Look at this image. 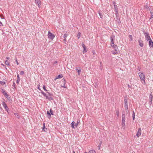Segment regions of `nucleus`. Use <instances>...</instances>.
<instances>
[{"label":"nucleus","instance_id":"f257e3e1","mask_svg":"<svg viewBox=\"0 0 153 153\" xmlns=\"http://www.w3.org/2000/svg\"><path fill=\"white\" fill-rule=\"evenodd\" d=\"M140 79L141 80L143 81L145 83V76L143 72H140L138 73Z\"/></svg>","mask_w":153,"mask_h":153},{"label":"nucleus","instance_id":"f03ea898","mask_svg":"<svg viewBox=\"0 0 153 153\" xmlns=\"http://www.w3.org/2000/svg\"><path fill=\"white\" fill-rule=\"evenodd\" d=\"M110 39L111 46L113 47L114 48H115L116 46V45H114L113 41L114 40V35H112L111 36Z\"/></svg>","mask_w":153,"mask_h":153},{"label":"nucleus","instance_id":"7ed1b4c3","mask_svg":"<svg viewBox=\"0 0 153 153\" xmlns=\"http://www.w3.org/2000/svg\"><path fill=\"white\" fill-rule=\"evenodd\" d=\"M124 102H125V108L126 111L127 113H128V105L127 103V99L125 98H124Z\"/></svg>","mask_w":153,"mask_h":153},{"label":"nucleus","instance_id":"20e7f679","mask_svg":"<svg viewBox=\"0 0 153 153\" xmlns=\"http://www.w3.org/2000/svg\"><path fill=\"white\" fill-rule=\"evenodd\" d=\"M122 126H124L125 125V114L124 113H123L122 115Z\"/></svg>","mask_w":153,"mask_h":153},{"label":"nucleus","instance_id":"39448f33","mask_svg":"<svg viewBox=\"0 0 153 153\" xmlns=\"http://www.w3.org/2000/svg\"><path fill=\"white\" fill-rule=\"evenodd\" d=\"M48 36L49 38L52 40L55 37L54 35L51 33L50 31L48 32Z\"/></svg>","mask_w":153,"mask_h":153},{"label":"nucleus","instance_id":"423d86ee","mask_svg":"<svg viewBox=\"0 0 153 153\" xmlns=\"http://www.w3.org/2000/svg\"><path fill=\"white\" fill-rule=\"evenodd\" d=\"M144 35L145 36L146 39L147 41H148L149 40H151L149 33H144Z\"/></svg>","mask_w":153,"mask_h":153},{"label":"nucleus","instance_id":"0eeeda50","mask_svg":"<svg viewBox=\"0 0 153 153\" xmlns=\"http://www.w3.org/2000/svg\"><path fill=\"white\" fill-rule=\"evenodd\" d=\"M113 4L114 5V10L116 12V14H117L118 13V8L115 2H113Z\"/></svg>","mask_w":153,"mask_h":153},{"label":"nucleus","instance_id":"6e6552de","mask_svg":"<svg viewBox=\"0 0 153 153\" xmlns=\"http://www.w3.org/2000/svg\"><path fill=\"white\" fill-rule=\"evenodd\" d=\"M141 128H139L137 132L136 135V136H137V137H139V136L141 135Z\"/></svg>","mask_w":153,"mask_h":153},{"label":"nucleus","instance_id":"1a4fd4ad","mask_svg":"<svg viewBox=\"0 0 153 153\" xmlns=\"http://www.w3.org/2000/svg\"><path fill=\"white\" fill-rule=\"evenodd\" d=\"M76 70L78 72V75H80L81 72L80 68L79 67H76Z\"/></svg>","mask_w":153,"mask_h":153},{"label":"nucleus","instance_id":"9d476101","mask_svg":"<svg viewBox=\"0 0 153 153\" xmlns=\"http://www.w3.org/2000/svg\"><path fill=\"white\" fill-rule=\"evenodd\" d=\"M2 105L3 107L5 108L6 110L7 111L8 108L7 107L6 104L4 102H3L2 103Z\"/></svg>","mask_w":153,"mask_h":153},{"label":"nucleus","instance_id":"9b49d317","mask_svg":"<svg viewBox=\"0 0 153 153\" xmlns=\"http://www.w3.org/2000/svg\"><path fill=\"white\" fill-rule=\"evenodd\" d=\"M62 82H63L64 84L63 85H62L61 86L62 87H63L65 88H67V86H66L65 85V83H66V81H65V80L64 79H63L62 80Z\"/></svg>","mask_w":153,"mask_h":153},{"label":"nucleus","instance_id":"f8f14e48","mask_svg":"<svg viewBox=\"0 0 153 153\" xmlns=\"http://www.w3.org/2000/svg\"><path fill=\"white\" fill-rule=\"evenodd\" d=\"M149 44L150 47H153V42H152L151 39L149 40Z\"/></svg>","mask_w":153,"mask_h":153},{"label":"nucleus","instance_id":"ddd939ff","mask_svg":"<svg viewBox=\"0 0 153 153\" xmlns=\"http://www.w3.org/2000/svg\"><path fill=\"white\" fill-rule=\"evenodd\" d=\"M35 3L39 7V5L41 4V1L40 0H35Z\"/></svg>","mask_w":153,"mask_h":153},{"label":"nucleus","instance_id":"4468645a","mask_svg":"<svg viewBox=\"0 0 153 153\" xmlns=\"http://www.w3.org/2000/svg\"><path fill=\"white\" fill-rule=\"evenodd\" d=\"M76 123L74 121H73L71 124V127L74 128H75L76 127L75 126Z\"/></svg>","mask_w":153,"mask_h":153},{"label":"nucleus","instance_id":"2eb2a0df","mask_svg":"<svg viewBox=\"0 0 153 153\" xmlns=\"http://www.w3.org/2000/svg\"><path fill=\"white\" fill-rule=\"evenodd\" d=\"M68 36V34H67L66 33H65L64 35V41L65 42L66 41V37H67V36Z\"/></svg>","mask_w":153,"mask_h":153},{"label":"nucleus","instance_id":"dca6fc26","mask_svg":"<svg viewBox=\"0 0 153 153\" xmlns=\"http://www.w3.org/2000/svg\"><path fill=\"white\" fill-rule=\"evenodd\" d=\"M139 44L140 45L141 47H142L143 46V43L142 41H141V40H139Z\"/></svg>","mask_w":153,"mask_h":153},{"label":"nucleus","instance_id":"f3484780","mask_svg":"<svg viewBox=\"0 0 153 153\" xmlns=\"http://www.w3.org/2000/svg\"><path fill=\"white\" fill-rule=\"evenodd\" d=\"M46 99H47L50 100H52L53 99V98L51 97V96L48 97V95L46 96Z\"/></svg>","mask_w":153,"mask_h":153},{"label":"nucleus","instance_id":"a211bd4d","mask_svg":"<svg viewBox=\"0 0 153 153\" xmlns=\"http://www.w3.org/2000/svg\"><path fill=\"white\" fill-rule=\"evenodd\" d=\"M116 115L117 116V118H118L119 116V111L118 110L116 111Z\"/></svg>","mask_w":153,"mask_h":153},{"label":"nucleus","instance_id":"6ab92c4d","mask_svg":"<svg viewBox=\"0 0 153 153\" xmlns=\"http://www.w3.org/2000/svg\"><path fill=\"white\" fill-rule=\"evenodd\" d=\"M150 95L151 97H150V102H151V103H152V98H153V96H152V94H150Z\"/></svg>","mask_w":153,"mask_h":153},{"label":"nucleus","instance_id":"aec40b11","mask_svg":"<svg viewBox=\"0 0 153 153\" xmlns=\"http://www.w3.org/2000/svg\"><path fill=\"white\" fill-rule=\"evenodd\" d=\"M80 35H81V33L80 32H79L78 33V34H77V36L78 39L80 37Z\"/></svg>","mask_w":153,"mask_h":153},{"label":"nucleus","instance_id":"412c9836","mask_svg":"<svg viewBox=\"0 0 153 153\" xmlns=\"http://www.w3.org/2000/svg\"><path fill=\"white\" fill-rule=\"evenodd\" d=\"M135 117V114L134 111H133V114H132V118L133 120H134Z\"/></svg>","mask_w":153,"mask_h":153},{"label":"nucleus","instance_id":"4be33fe9","mask_svg":"<svg viewBox=\"0 0 153 153\" xmlns=\"http://www.w3.org/2000/svg\"><path fill=\"white\" fill-rule=\"evenodd\" d=\"M89 153H96V152L94 150H91L89 151Z\"/></svg>","mask_w":153,"mask_h":153},{"label":"nucleus","instance_id":"5701e85b","mask_svg":"<svg viewBox=\"0 0 153 153\" xmlns=\"http://www.w3.org/2000/svg\"><path fill=\"white\" fill-rule=\"evenodd\" d=\"M47 114L49 115L48 118H50V117H51V114L50 113V111H47Z\"/></svg>","mask_w":153,"mask_h":153},{"label":"nucleus","instance_id":"b1692460","mask_svg":"<svg viewBox=\"0 0 153 153\" xmlns=\"http://www.w3.org/2000/svg\"><path fill=\"white\" fill-rule=\"evenodd\" d=\"M62 75H59L57 77L56 79H58V78H61L62 77Z\"/></svg>","mask_w":153,"mask_h":153},{"label":"nucleus","instance_id":"393cba45","mask_svg":"<svg viewBox=\"0 0 153 153\" xmlns=\"http://www.w3.org/2000/svg\"><path fill=\"white\" fill-rule=\"evenodd\" d=\"M5 63L6 65H9V62L7 60L5 61Z\"/></svg>","mask_w":153,"mask_h":153},{"label":"nucleus","instance_id":"a878e982","mask_svg":"<svg viewBox=\"0 0 153 153\" xmlns=\"http://www.w3.org/2000/svg\"><path fill=\"white\" fill-rule=\"evenodd\" d=\"M41 93L45 97H46L47 95L43 91H41Z\"/></svg>","mask_w":153,"mask_h":153},{"label":"nucleus","instance_id":"bb28decb","mask_svg":"<svg viewBox=\"0 0 153 153\" xmlns=\"http://www.w3.org/2000/svg\"><path fill=\"white\" fill-rule=\"evenodd\" d=\"M0 83L2 85H4V84H5V82H3V81H0Z\"/></svg>","mask_w":153,"mask_h":153},{"label":"nucleus","instance_id":"cd10ccee","mask_svg":"<svg viewBox=\"0 0 153 153\" xmlns=\"http://www.w3.org/2000/svg\"><path fill=\"white\" fill-rule=\"evenodd\" d=\"M83 48L84 49V50L83 51V53H85V52L86 51V47H84V48Z\"/></svg>","mask_w":153,"mask_h":153},{"label":"nucleus","instance_id":"c85d7f7f","mask_svg":"<svg viewBox=\"0 0 153 153\" xmlns=\"http://www.w3.org/2000/svg\"><path fill=\"white\" fill-rule=\"evenodd\" d=\"M3 93L4 94V95H5L6 96H7V93H6V92L5 91H4L3 92Z\"/></svg>","mask_w":153,"mask_h":153},{"label":"nucleus","instance_id":"c756f323","mask_svg":"<svg viewBox=\"0 0 153 153\" xmlns=\"http://www.w3.org/2000/svg\"><path fill=\"white\" fill-rule=\"evenodd\" d=\"M129 37L130 39V41H131L132 40V38L131 35H129Z\"/></svg>","mask_w":153,"mask_h":153},{"label":"nucleus","instance_id":"7c9ffc66","mask_svg":"<svg viewBox=\"0 0 153 153\" xmlns=\"http://www.w3.org/2000/svg\"><path fill=\"white\" fill-rule=\"evenodd\" d=\"M50 112L51 114L52 115H53V112L51 109H50Z\"/></svg>","mask_w":153,"mask_h":153},{"label":"nucleus","instance_id":"2f4dec72","mask_svg":"<svg viewBox=\"0 0 153 153\" xmlns=\"http://www.w3.org/2000/svg\"><path fill=\"white\" fill-rule=\"evenodd\" d=\"M43 88L45 91H47V90L46 89L45 86V85L43 86Z\"/></svg>","mask_w":153,"mask_h":153},{"label":"nucleus","instance_id":"473e14b6","mask_svg":"<svg viewBox=\"0 0 153 153\" xmlns=\"http://www.w3.org/2000/svg\"><path fill=\"white\" fill-rule=\"evenodd\" d=\"M116 51H112V53L114 54H117V52L116 50L115 49Z\"/></svg>","mask_w":153,"mask_h":153},{"label":"nucleus","instance_id":"72a5a7b5","mask_svg":"<svg viewBox=\"0 0 153 153\" xmlns=\"http://www.w3.org/2000/svg\"><path fill=\"white\" fill-rule=\"evenodd\" d=\"M24 74V71H21V72H20V74L21 75H23V74Z\"/></svg>","mask_w":153,"mask_h":153},{"label":"nucleus","instance_id":"f704fd0d","mask_svg":"<svg viewBox=\"0 0 153 153\" xmlns=\"http://www.w3.org/2000/svg\"><path fill=\"white\" fill-rule=\"evenodd\" d=\"M14 114H15V116H16V117L17 118H19V116L18 114L17 113H15Z\"/></svg>","mask_w":153,"mask_h":153},{"label":"nucleus","instance_id":"c9c22d12","mask_svg":"<svg viewBox=\"0 0 153 153\" xmlns=\"http://www.w3.org/2000/svg\"><path fill=\"white\" fill-rule=\"evenodd\" d=\"M99 14L100 15V17L101 18H102V17H103L101 13H100L99 12Z\"/></svg>","mask_w":153,"mask_h":153},{"label":"nucleus","instance_id":"e433bc0d","mask_svg":"<svg viewBox=\"0 0 153 153\" xmlns=\"http://www.w3.org/2000/svg\"><path fill=\"white\" fill-rule=\"evenodd\" d=\"M78 123H79V122H77V123L75 124V126L76 127V128L77 127V126L78 125Z\"/></svg>","mask_w":153,"mask_h":153},{"label":"nucleus","instance_id":"4c0bfd02","mask_svg":"<svg viewBox=\"0 0 153 153\" xmlns=\"http://www.w3.org/2000/svg\"><path fill=\"white\" fill-rule=\"evenodd\" d=\"M82 46L83 48H84V47H85L84 44L83 43H82Z\"/></svg>","mask_w":153,"mask_h":153},{"label":"nucleus","instance_id":"58836bf2","mask_svg":"<svg viewBox=\"0 0 153 153\" xmlns=\"http://www.w3.org/2000/svg\"><path fill=\"white\" fill-rule=\"evenodd\" d=\"M16 63L17 65H18L19 64V63H18L17 60L16 59Z\"/></svg>","mask_w":153,"mask_h":153},{"label":"nucleus","instance_id":"ea45409f","mask_svg":"<svg viewBox=\"0 0 153 153\" xmlns=\"http://www.w3.org/2000/svg\"><path fill=\"white\" fill-rule=\"evenodd\" d=\"M17 79H18L19 80H20V78H19V74H18L17 75Z\"/></svg>","mask_w":153,"mask_h":153},{"label":"nucleus","instance_id":"a19ab883","mask_svg":"<svg viewBox=\"0 0 153 153\" xmlns=\"http://www.w3.org/2000/svg\"><path fill=\"white\" fill-rule=\"evenodd\" d=\"M47 93L48 94V95L50 96L52 95V94L49 92H47Z\"/></svg>","mask_w":153,"mask_h":153},{"label":"nucleus","instance_id":"79ce46f5","mask_svg":"<svg viewBox=\"0 0 153 153\" xmlns=\"http://www.w3.org/2000/svg\"><path fill=\"white\" fill-rule=\"evenodd\" d=\"M20 81V80H19L18 79H17V81H16V83L18 84L19 83V81Z\"/></svg>","mask_w":153,"mask_h":153},{"label":"nucleus","instance_id":"37998d69","mask_svg":"<svg viewBox=\"0 0 153 153\" xmlns=\"http://www.w3.org/2000/svg\"><path fill=\"white\" fill-rule=\"evenodd\" d=\"M140 69H141V68L140 67H138V70L139 71H140Z\"/></svg>","mask_w":153,"mask_h":153},{"label":"nucleus","instance_id":"c03bdc74","mask_svg":"<svg viewBox=\"0 0 153 153\" xmlns=\"http://www.w3.org/2000/svg\"><path fill=\"white\" fill-rule=\"evenodd\" d=\"M44 127H45V123H44ZM43 130H44L45 131V128H43Z\"/></svg>","mask_w":153,"mask_h":153},{"label":"nucleus","instance_id":"a18cd8bd","mask_svg":"<svg viewBox=\"0 0 153 153\" xmlns=\"http://www.w3.org/2000/svg\"><path fill=\"white\" fill-rule=\"evenodd\" d=\"M57 61H56L54 63H53V64H57Z\"/></svg>","mask_w":153,"mask_h":153},{"label":"nucleus","instance_id":"49530a36","mask_svg":"<svg viewBox=\"0 0 153 153\" xmlns=\"http://www.w3.org/2000/svg\"><path fill=\"white\" fill-rule=\"evenodd\" d=\"M2 25V24L1 23V22H0V26H1Z\"/></svg>","mask_w":153,"mask_h":153},{"label":"nucleus","instance_id":"de8ad7c7","mask_svg":"<svg viewBox=\"0 0 153 153\" xmlns=\"http://www.w3.org/2000/svg\"><path fill=\"white\" fill-rule=\"evenodd\" d=\"M6 59H10V57H6Z\"/></svg>","mask_w":153,"mask_h":153},{"label":"nucleus","instance_id":"09e8293b","mask_svg":"<svg viewBox=\"0 0 153 153\" xmlns=\"http://www.w3.org/2000/svg\"><path fill=\"white\" fill-rule=\"evenodd\" d=\"M95 52H93V55H94V54H95Z\"/></svg>","mask_w":153,"mask_h":153},{"label":"nucleus","instance_id":"8fccbe9b","mask_svg":"<svg viewBox=\"0 0 153 153\" xmlns=\"http://www.w3.org/2000/svg\"><path fill=\"white\" fill-rule=\"evenodd\" d=\"M38 88L39 89V90H40V88H39V87H38Z\"/></svg>","mask_w":153,"mask_h":153},{"label":"nucleus","instance_id":"3c124183","mask_svg":"<svg viewBox=\"0 0 153 153\" xmlns=\"http://www.w3.org/2000/svg\"><path fill=\"white\" fill-rule=\"evenodd\" d=\"M152 18H153V15H152L151 16Z\"/></svg>","mask_w":153,"mask_h":153},{"label":"nucleus","instance_id":"603ef678","mask_svg":"<svg viewBox=\"0 0 153 153\" xmlns=\"http://www.w3.org/2000/svg\"><path fill=\"white\" fill-rule=\"evenodd\" d=\"M73 153H75V152H74V151L73 152Z\"/></svg>","mask_w":153,"mask_h":153},{"label":"nucleus","instance_id":"864d4df0","mask_svg":"<svg viewBox=\"0 0 153 153\" xmlns=\"http://www.w3.org/2000/svg\"><path fill=\"white\" fill-rule=\"evenodd\" d=\"M1 65H3V66H4V65L3 64H2Z\"/></svg>","mask_w":153,"mask_h":153},{"label":"nucleus","instance_id":"5fc2aeb1","mask_svg":"<svg viewBox=\"0 0 153 153\" xmlns=\"http://www.w3.org/2000/svg\"><path fill=\"white\" fill-rule=\"evenodd\" d=\"M84 153H87V152H85Z\"/></svg>","mask_w":153,"mask_h":153}]
</instances>
